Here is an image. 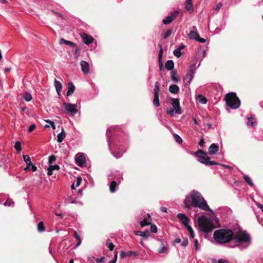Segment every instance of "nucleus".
<instances>
[{
  "mask_svg": "<svg viewBox=\"0 0 263 263\" xmlns=\"http://www.w3.org/2000/svg\"><path fill=\"white\" fill-rule=\"evenodd\" d=\"M81 66L82 71L85 74L89 72V64L84 61H82L80 63Z\"/></svg>",
  "mask_w": 263,
  "mask_h": 263,
  "instance_id": "14",
  "label": "nucleus"
},
{
  "mask_svg": "<svg viewBox=\"0 0 263 263\" xmlns=\"http://www.w3.org/2000/svg\"><path fill=\"white\" fill-rule=\"evenodd\" d=\"M198 102L202 104H205L207 102V99L202 95H199L197 97Z\"/></svg>",
  "mask_w": 263,
  "mask_h": 263,
  "instance_id": "32",
  "label": "nucleus"
},
{
  "mask_svg": "<svg viewBox=\"0 0 263 263\" xmlns=\"http://www.w3.org/2000/svg\"><path fill=\"white\" fill-rule=\"evenodd\" d=\"M177 217L184 225L187 224L190 222V219L184 214L178 213Z\"/></svg>",
  "mask_w": 263,
  "mask_h": 263,
  "instance_id": "13",
  "label": "nucleus"
},
{
  "mask_svg": "<svg viewBox=\"0 0 263 263\" xmlns=\"http://www.w3.org/2000/svg\"><path fill=\"white\" fill-rule=\"evenodd\" d=\"M54 86L55 88L57 93L60 95L61 94V91L62 88V85L61 83L57 80L55 79L54 81Z\"/></svg>",
  "mask_w": 263,
  "mask_h": 263,
  "instance_id": "17",
  "label": "nucleus"
},
{
  "mask_svg": "<svg viewBox=\"0 0 263 263\" xmlns=\"http://www.w3.org/2000/svg\"><path fill=\"white\" fill-rule=\"evenodd\" d=\"M195 65H192L183 79L184 83L189 85L192 82L195 71Z\"/></svg>",
  "mask_w": 263,
  "mask_h": 263,
  "instance_id": "8",
  "label": "nucleus"
},
{
  "mask_svg": "<svg viewBox=\"0 0 263 263\" xmlns=\"http://www.w3.org/2000/svg\"><path fill=\"white\" fill-rule=\"evenodd\" d=\"M148 233V231H135L134 233L135 235L137 236H142L145 239H147L148 238L147 233Z\"/></svg>",
  "mask_w": 263,
  "mask_h": 263,
  "instance_id": "28",
  "label": "nucleus"
},
{
  "mask_svg": "<svg viewBox=\"0 0 263 263\" xmlns=\"http://www.w3.org/2000/svg\"><path fill=\"white\" fill-rule=\"evenodd\" d=\"M75 161L76 163L80 167H83L86 164V159L84 155L78 153L76 155Z\"/></svg>",
  "mask_w": 263,
  "mask_h": 263,
  "instance_id": "10",
  "label": "nucleus"
},
{
  "mask_svg": "<svg viewBox=\"0 0 263 263\" xmlns=\"http://www.w3.org/2000/svg\"><path fill=\"white\" fill-rule=\"evenodd\" d=\"M172 33V29H169L167 30V31L165 32V34H164L163 38L164 39H167L168 37H169Z\"/></svg>",
  "mask_w": 263,
  "mask_h": 263,
  "instance_id": "44",
  "label": "nucleus"
},
{
  "mask_svg": "<svg viewBox=\"0 0 263 263\" xmlns=\"http://www.w3.org/2000/svg\"><path fill=\"white\" fill-rule=\"evenodd\" d=\"M159 47H160V50H159V54H158V59H161L162 57V52H163L162 48L161 45H159Z\"/></svg>",
  "mask_w": 263,
  "mask_h": 263,
  "instance_id": "55",
  "label": "nucleus"
},
{
  "mask_svg": "<svg viewBox=\"0 0 263 263\" xmlns=\"http://www.w3.org/2000/svg\"><path fill=\"white\" fill-rule=\"evenodd\" d=\"M62 110L66 113H69L72 115L76 114L78 111L77 104L65 102L62 104Z\"/></svg>",
  "mask_w": 263,
  "mask_h": 263,
  "instance_id": "7",
  "label": "nucleus"
},
{
  "mask_svg": "<svg viewBox=\"0 0 263 263\" xmlns=\"http://www.w3.org/2000/svg\"><path fill=\"white\" fill-rule=\"evenodd\" d=\"M151 231L154 233H156L157 232V228L156 225L152 224L151 226Z\"/></svg>",
  "mask_w": 263,
  "mask_h": 263,
  "instance_id": "49",
  "label": "nucleus"
},
{
  "mask_svg": "<svg viewBox=\"0 0 263 263\" xmlns=\"http://www.w3.org/2000/svg\"><path fill=\"white\" fill-rule=\"evenodd\" d=\"M255 124V119L253 118H248V121H247V125L249 126L252 127Z\"/></svg>",
  "mask_w": 263,
  "mask_h": 263,
  "instance_id": "39",
  "label": "nucleus"
},
{
  "mask_svg": "<svg viewBox=\"0 0 263 263\" xmlns=\"http://www.w3.org/2000/svg\"><path fill=\"white\" fill-rule=\"evenodd\" d=\"M149 222H147L146 219H144L143 220L140 222V226L142 227H144L145 226H148L149 224Z\"/></svg>",
  "mask_w": 263,
  "mask_h": 263,
  "instance_id": "47",
  "label": "nucleus"
},
{
  "mask_svg": "<svg viewBox=\"0 0 263 263\" xmlns=\"http://www.w3.org/2000/svg\"><path fill=\"white\" fill-rule=\"evenodd\" d=\"M174 110L175 109L174 108H167V113L172 117L174 115Z\"/></svg>",
  "mask_w": 263,
  "mask_h": 263,
  "instance_id": "50",
  "label": "nucleus"
},
{
  "mask_svg": "<svg viewBox=\"0 0 263 263\" xmlns=\"http://www.w3.org/2000/svg\"><path fill=\"white\" fill-rule=\"evenodd\" d=\"M197 41L202 43H204L205 42V40L203 38L200 37L199 36L198 37Z\"/></svg>",
  "mask_w": 263,
  "mask_h": 263,
  "instance_id": "60",
  "label": "nucleus"
},
{
  "mask_svg": "<svg viewBox=\"0 0 263 263\" xmlns=\"http://www.w3.org/2000/svg\"><path fill=\"white\" fill-rule=\"evenodd\" d=\"M68 89L67 91L66 95L67 96H69L71 95L74 91L75 86L71 82H69L68 83Z\"/></svg>",
  "mask_w": 263,
  "mask_h": 263,
  "instance_id": "19",
  "label": "nucleus"
},
{
  "mask_svg": "<svg viewBox=\"0 0 263 263\" xmlns=\"http://www.w3.org/2000/svg\"><path fill=\"white\" fill-rule=\"evenodd\" d=\"M168 90L172 93L177 94L179 92V87L176 85L172 84L170 86Z\"/></svg>",
  "mask_w": 263,
  "mask_h": 263,
  "instance_id": "21",
  "label": "nucleus"
},
{
  "mask_svg": "<svg viewBox=\"0 0 263 263\" xmlns=\"http://www.w3.org/2000/svg\"><path fill=\"white\" fill-rule=\"evenodd\" d=\"M204 143H205V142H204V138L203 137H202L201 138L200 141L199 142L198 144H199V146H200L201 147H203Z\"/></svg>",
  "mask_w": 263,
  "mask_h": 263,
  "instance_id": "57",
  "label": "nucleus"
},
{
  "mask_svg": "<svg viewBox=\"0 0 263 263\" xmlns=\"http://www.w3.org/2000/svg\"><path fill=\"white\" fill-rule=\"evenodd\" d=\"M174 139H175V141H176V142H177L179 144L182 143V140L178 135H177L176 134H174Z\"/></svg>",
  "mask_w": 263,
  "mask_h": 263,
  "instance_id": "43",
  "label": "nucleus"
},
{
  "mask_svg": "<svg viewBox=\"0 0 263 263\" xmlns=\"http://www.w3.org/2000/svg\"><path fill=\"white\" fill-rule=\"evenodd\" d=\"M30 166L32 172H35L37 170V167L34 165L32 164V163L31 164V165H30Z\"/></svg>",
  "mask_w": 263,
  "mask_h": 263,
  "instance_id": "63",
  "label": "nucleus"
},
{
  "mask_svg": "<svg viewBox=\"0 0 263 263\" xmlns=\"http://www.w3.org/2000/svg\"><path fill=\"white\" fill-rule=\"evenodd\" d=\"M226 104L232 109H237L240 105V101L235 93L231 92L225 97Z\"/></svg>",
  "mask_w": 263,
  "mask_h": 263,
  "instance_id": "6",
  "label": "nucleus"
},
{
  "mask_svg": "<svg viewBox=\"0 0 263 263\" xmlns=\"http://www.w3.org/2000/svg\"><path fill=\"white\" fill-rule=\"evenodd\" d=\"M154 95H159V84L158 82H156L155 84Z\"/></svg>",
  "mask_w": 263,
  "mask_h": 263,
  "instance_id": "38",
  "label": "nucleus"
},
{
  "mask_svg": "<svg viewBox=\"0 0 263 263\" xmlns=\"http://www.w3.org/2000/svg\"><path fill=\"white\" fill-rule=\"evenodd\" d=\"M74 237L77 239V240H78V243H76V245H75V246L74 247V248L76 249V248H78L81 245V243L82 242V240H81V239L80 236L79 235V234L77 233V232L76 231H75L74 233Z\"/></svg>",
  "mask_w": 263,
  "mask_h": 263,
  "instance_id": "30",
  "label": "nucleus"
},
{
  "mask_svg": "<svg viewBox=\"0 0 263 263\" xmlns=\"http://www.w3.org/2000/svg\"><path fill=\"white\" fill-rule=\"evenodd\" d=\"M153 104L155 106L159 107L160 106L159 95H154Z\"/></svg>",
  "mask_w": 263,
  "mask_h": 263,
  "instance_id": "35",
  "label": "nucleus"
},
{
  "mask_svg": "<svg viewBox=\"0 0 263 263\" xmlns=\"http://www.w3.org/2000/svg\"><path fill=\"white\" fill-rule=\"evenodd\" d=\"M69 203L73 204V203H76L77 201L75 200H71V198L70 197H68L65 199L64 203H65V205H66Z\"/></svg>",
  "mask_w": 263,
  "mask_h": 263,
  "instance_id": "40",
  "label": "nucleus"
},
{
  "mask_svg": "<svg viewBox=\"0 0 263 263\" xmlns=\"http://www.w3.org/2000/svg\"><path fill=\"white\" fill-rule=\"evenodd\" d=\"M194 155L198 157V161L199 162L206 165H213L218 164V163L210 161L211 158L208 156L206 152L201 149H198L197 152H194Z\"/></svg>",
  "mask_w": 263,
  "mask_h": 263,
  "instance_id": "5",
  "label": "nucleus"
},
{
  "mask_svg": "<svg viewBox=\"0 0 263 263\" xmlns=\"http://www.w3.org/2000/svg\"><path fill=\"white\" fill-rule=\"evenodd\" d=\"M105 257H102L101 258H97L96 259V261L97 263H103Z\"/></svg>",
  "mask_w": 263,
  "mask_h": 263,
  "instance_id": "53",
  "label": "nucleus"
},
{
  "mask_svg": "<svg viewBox=\"0 0 263 263\" xmlns=\"http://www.w3.org/2000/svg\"><path fill=\"white\" fill-rule=\"evenodd\" d=\"M45 121L46 122V123H50V126H51V127L53 129H55L56 128V126H55V125L54 124V123L53 122H52V121L48 119V120H45Z\"/></svg>",
  "mask_w": 263,
  "mask_h": 263,
  "instance_id": "48",
  "label": "nucleus"
},
{
  "mask_svg": "<svg viewBox=\"0 0 263 263\" xmlns=\"http://www.w3.org/2000/svg\"><path fill=\"white\" fill-rule=\"evenodd\" d=\"M138 255V253L135 251H130L126 252V255L128 256H132L133 255L134 256H137Z\"/></svg>",
  "mask_w": 263,
  "mask_h": 263,
  "instance_id": "45",
  "label": "nucleus"
},
{
  "mask_svg": "<svg viewBox=\"0 0 263 263\" xmlns=\"http://www.w3.org/2000/svg\"><path fill=\"white\" fill-rule=\"evenodd\" d=\"M159 61V69L160 70H162L163 68V64L161 62V59H158Z\"/></svg>",
  "mask_w": 263,
  "mask_h": 263,
  "instance_id": "61",
  "label": "nucleus"
},
{
  "mask_svg": "<svg viewBox=\"0 0 263 263\" xmlns=\"http://www.w3.org/2000/svg\"><path fill=\"white\" fill-rule=\"evenodd\" d=\"M218 260H219V263H229L228 261H227L226 260H225L223 258H220Z\"/></svg>",
  "mask_w": 263,
  "mask_h": 263,
  "instance_id": "64",
  "label": "nucleus"
},
{
  "mask_svg": "<svg viewBox=\"0 0 263 263\" xmlns=\"http://www.w3.org/2000/svg\"><path fill=\"white\" fill-rule=\"evenodd\" d=\"M159 240L161 242L162 247L158 250V252L160 254L165 253L167 251V248L164 244V242L162 240L159 239Z\"/></svg>",
  "mask_w": 263,
  "mask_h": 263,
  "instance_id": "27",
  "label": "nucleus"
},
{
  "mask_svg": "<svg viewBox=\"0 0 263 263\" xmlns=\"http://www.w3.org/2000/svg\"><path fill=\"white\" fill-rule=\"evenodd\" d=\"M232 239L235 245L232 247H238L240 250L247 249L251 241L250 235L246 231H239L234 235Z\"/></svg>",
  "mask_w": 263,
  "mask_h": 263,
  "instance_id": "2",
  "label": "nucleus"
},
{
  "mask_svg": "<svg viewBox=\"0 0 263 263\" xmlns=\"http://www.w3.org/2000/svg\"><path fill=\"white\" fill-rule=\"evenodd\" d=\"M181 242V239L180 238H176L173 241V244L175 245V244L179 243Z\"/></svg>",
  "mask_w": 263,
  "mask_h": 263,
  "instance_id": "58",
  "label": "nucleus"
},
{
  "mask_svg": "<svg viewBox=\"0 0 263 263\" xmlns=\"http://www.w3.org/2000/svg\"><path fill=\"white\" fill-rule=\"evenodd\" d=\"M184 226L185 227L189 232L193 230L192 228L189 224V223Z\"/></svg>",
  "mask_w": 263,
  "mask_h": 263,
  "instance_id": "62",
  "label": "nucleus"
},
{
  "mask_svg": "<svg viewBox=\"0 0 263 263\" xmlns=\"http://www.w3.org/2000/svg\"><path fill=\"white\" fill-rule=\"evenodd\" d=\"M233 232L230 229H220L216 230L213 234L215 240L221 244L229 242L233 238Z\"/></svg>",
  "mask_w": 263,
  "mask_h": 263,
  "instance_id": "3",
  "label": "nucleus"
},
{
  "mask_svg": "<svg viewBox=\"0 0 263 263\" xmlns=\"http://www.w3.org/2000/svg\"><path fill=\"white\" fill-rule=\"evenodd\" d=\"M81 36L86 45H89L93 41V38L86 33H83Z\"/></svg>",
  "mask_w": 263,
  "mask_h": 263,
  "instance_id": "15",
  "label": "nucleus"
},
{
  "mask_svg": "<svg viewBox=\"0 0 263 263\" xmlns=\"http://www.w3.org/2000/svg\"><path fill=\"white\" fill-rule=\"evenodd\" d=\"M189 243V241L187 238H184L183 240V241L181 242V246H186L187 244Z\"/></svg>",
  "mask_w": 263,
  "mask_h": 263,
  "instance_id": "52",
  "label": "nucleus"
},
{
  "mask_svg": "<svg viewBox=\"0 0 263 263\" xmlns=\"http://www.w3.org/2000/svg\"><path fill=\"white\" fill-rule=\"evenodd\" d=\"M184 207L190 208V205L195 208H198L201 210L210 211L213 213L202 195L198 191L193 190L187 196L184 201Z\"/></svg>",
  "mask_w": 263,
  "mask_h": 263,
  "instance_id": "1",
  "label": "nucleus"
},
{
  "mask_svg": "<svg viewBox=\"0 0 263 263\" xmlns=\"http://www.w3.org/2000/svg\"><path fill=\"white\" fill-rule=\"evenodd\" d=\"M198 223L200 230L204 233L210 232L214 228L212 220L205 216L198 217Z\"/></svg>",
  "mask_w": 263,
  "mask_h": 263,
  "instance_id": "4",
  "label": "nucleus"
},
{
  "mask_svg": "<svg viewBox=\"0 0 263 263\" xmlns=\"http://www.w3.org/2000/svg\"><path fill=\"white\" fill-rule=\"evenodd\" d=\"M178 14L179 11L178 10L174 11L170 15L167 16L163 20V23L164 25L170 24L178 16Z\"/></svg>",
  "mask_w": 263,
  "mask_h": 263,
  "instance_id": "11",
  "label": "nucleus"
},
{
  "mask_svg": "<svg viewBox=\"0 0 263 263\" xmlns=\"http://www.w3.org/2000/svg\"><path fill=\"white\" fill-rule=\"evenodd\" d=\"M36 128V125L34 124H31L28 128V132L29 133L32 132Z\"/></svg>",
  "mask_w": 263,
  "mask_h": 263,
  "instance_id": "54",
  "label": "nucleus"
},
{
  "mask_svg": "<svg viewBox=\"0 0 263 263\" xmlns=\"http://www.w3.org/2000/svg\"><path fill=\"white\" fill-rule=\"evenodd\" d=\"M174 67V62L171 60H168L166 61L165 63V68L168 70H173V69Z\"/></svg>",
  "mask_w": 263,
  "mask_h": 263,
  "instance_id": "24",
  "label": "nucleus"
},
{
  "mask_svg": "<svg viewBox=\"0 0 263 263\" xmlns=\"http://www.w3.org/2000/svg\"><path fill=\"white\" fill-rule=\"evenodd\" d=\"M192 1V0H186L185 8L187 10H190L193 9Z\"/></svg>",
  "mask_w": 263,
  "mask_h": 263,
  "instance_id": "34",
  "label": "nucleus"
},
{
  "mask_svg": "<svg viewBox=\"0 0 263 263\" xmlns=\"http://www.w3.org/2000/svg\"><path fill=\"white\" fill-rule=\"evenodd\" d=\"M49 167L47 169V174L49 176H50L51 175H52V172L54 170H59L60 169V166L57 165V164H55V165H49Z\"/></svg>",
  "mask_w": 263,
  "mask_h": 263,
  "instance_id": "18",
  "label": "nucleus"
},
{
  "mask_svg": "<svg viewBox=\"0 0 263 263\" xmlns=\"http://www.w3.org/2000/svg\"><path fill=\"white\" fill-rule=\"evenodd\" d=\"M14 147L18 153L21 152V151L22 150V146H21V143L20 141H16L15 143Z\"/></svg>",
  "mask_w": 263,
  "mask_h": 263,
  "instance_id": "36",
  "label": "nucleus"
},
{
  "mask_svg": "<svg viewBox=\"0 0 263 263\" xmlns=\"http://www.w3.org/2000/svg\"><path fill=\"white\" fill-rule=\"evenodd\" d=\"M117 187V182L115 181H112L109 185L110 192L112 193L115 192L116 191Z\"/></svg>",
  "mask_w": 263,
  "mask_h": 263,
  "instance_id": "29",
  "label": "nucleus"
},
{
  "mask_svg": "<svg viewBox=\"0 0 263 263\" xmlns=\"http://www.w3.org/2000/svg\"><path fill=\"white\" fill-rule=\"evenodd\" d=\"M244 180H245V181L246 182V183L247 184H248L249 185H250L251 186H254V183H253L251 178L247 175H245L243 177Z\"/></svg>",
  "mask_w": 263,
  "mask_h": 263,
  "instance_id": "31",
  "label": "nucleus"
},
{
  "mask_svg": "<svg viewBox=\"0 0 263 263\" xmlns=\"http://www.w3.org/2000/svg\"><path fill=\"white\" fill-rule=\"evenodd\" d=\"M3 204L5 206H13L14 205V203L12 200L8 199L6 202H5Z\"/></svg>",
  "mask_w": 263,
  "mask_h": 263,
  "instance_id": "41",
  "label": "nucleus"
},
{
  "mask_svg": "<svg viewBox=\"0 0 263 263\" xmlns=\"http://www.w3.org/2000/svg\"><path fill=\"white\" fill-rule=\"evenodd\" d=\"M82 182V177L80 176H79L77 178L76 180V186H79Z\"/></svg>",
  "mask_w": 263,
  "mask_h": 263,
  "instance_id": "51",
  "label": "nucleus"
},
{
  "mask_svg": "<svg viewBox=\"0 0 263 263\" xmlns=\"http://www.w3.org/2000/svg\"><path fill=\"white\" fill-rule=\"evenodd\" d=\"M23 157L24 161L25 162L27 165L30 166V165H31V164L32 163L31 161V159H30V158L29 157V156L28 155H23Z\"/></svg>",
  "mask_w": 263,
  "mask_h": 263,
  "instance_id": "33",
  "label": "nucleus"
},
{
  "mask_svg": "<svg viewBox=\"0 0 263 263\" xmlns=\"http://www.w3.org/2000/svg\"><path fill=\"white\" fill-rule=\"evenodd\" d=\"M37 231L39 232H43L45 231V227L43 221H40L38 223Z\"/></svg>",
  "mask_w": 263,
  "mask_h": 263,
  "instance_id": "37",
  "label": "nucleus"
},
{
  "mask_svg": "<svg viewBox=\"0 0 263 263\" xmlns=\"http://www.w3.org/2000/svg\"><path fill=\"white\" fill-rule=\"evenodd\" d=\"M188 36L191 40L197 41L199 37V34L197 31H191L188 34Z\"/></svg>",
  "mask_w": 263,
  "mask_h": 263,
  "instance_id": "23",
  "label": "nucleus"
},
{
  "mask_svg": "<svg viewBox=\"0 0 263 263\" xmlns=\"http://www.w3.org/2000/svg\"><path fill=\"white\" fill-rule=\"evenodd\" d=\"M23 97L24 99L27 102H29L32 100V97L31 94L29 92H25L23 94Z\"/></svg>",
  "mask_w": 263,
  "mask_h": 263,
  "instance_id": "26",
  "label": "nucleus"
},
{
  "mask_svg": "<svg viewBox=\"0 0 263 263\" xmlns=\"http://www.w3.org/2000/svg\"><path fill=\"white\" fill-rule=\"evenodd\" d=\"M219 147L217 144L215 143L212 144L208 149L209 154L213 155L216 154L218 151Z\"/></svg>",
  "mask_w": 263,
  "mask_h": 263,
  "instance_id": "16",
  "label": "nucleus"
},
{
  "mask_svg": "<svg viewBox=\"0 0 263 263\" xmlns=\"http://www.w3.org/2000/svg\"><path fill=\"white\" fill-rule=\"evenodd\" d=\"M59 43L60 44H65L69 46H73V47L76 46V44L74 43H73L72 42H71L70 41L65 40L63 38L60 39Z\"/></svg>",
  "mask_w": 263,
  "mask_h": 263,
  "instance_id": "25",
  "label": "nucleus"
},
{
  "mask_svg": "<svg viewBox=\"0 0 263 263\" xmlns=\"http://www.w3.org/2000/svg\"><path fill=\"white\" fill-rule=\"evenodd\" d=\"M56 160V157L54 155H51L48 158V164L51 165Z\"/></svg>",
  "mask_w": 263,
  "mask_h": 263,
  "instance_id": "42",
  "label": "nucleus"
},
{
  "mask_svg": "<svg viewBox=\"0 0 263 263\" xmlns=\"http://www.w3.org/2000/svg\"><path fill=\"white\" fill-rule=\"evenodd\" d=\"M111 129L108 128L106 130V135L107 137V142H108V145L110 149V151L111 152V154L117 158H119L122 157V153L119 152L118 153H115L112 152V149L111 148V142H110V139L109 138L110 136L111 135Z\"/></svg>",
  "mask_w": 263,
  "mask_h": 263,
  "instance_id": "9",
  "label": "nucleus"
},
{
  "mask_svg": "<svg viewBox=\"0 0 263 263\" xmlns=\"http://www.w3.org/2000/svg\"><path fill=\"white\" fill-rule=\"evenodd\" d=\"M173 53L177 58L180 57L182 54L181 51L178 49L177 48L174 50Z\"/></svg>",
  "mask_w": 263,
  "mask_h": 263,
  "instance_id": "46",
  "label": "nucleus"
},
{
  "mask_svg": "<svg viewBox=\"0 0 263 263\" xmlns=\"http://www.w3.org/2000/svg\"><path fill=\"white\" fill-rule=\"evenodd\" d=\"M114 247H115V245H114V243L112 242H110L108 244V248L110 251H112L114 249Z\"/></svg>",
  "mask_w": 263,
  "mask_h": 263,
  "instance_id": "59",
  "label": "nucleus"
},
{
  "mask_svg": "<svg viewBox=\"0 0 263 263\" xmlns=\"http://www.w3.org/2000/svg\"><path fill=\"white\" fill-rule=\"evenodd\" d=\"M66 137V133L64 131V129L63 128H62L61 132L57 136V141L58 143H61L63 141L64 139Z\"/></svg>",
  "mask_w": 263,
  "mask_h": 263,
  "instance_id": "20",
  "label": "nucleus"
},
{
  "mask_svg": "<svg viewBox=\"0 0 263 263\" xmlns=\"http://www.w3.org/2000/svg\"><path fill=\"white\" fill-rule=\"evenodd\" d=\"M171 77L172 81L175 83L178 82L180 80L178 76L177 71L175 70H172L171 71Z\"/></svg>",
  "mask_w": 263,
  "mask_h": 263,
  "instance_id": "22",
  "label": "nucleus"
},
{
  "mask_svg": "<svg viewBox=\"0 0 263 263\" xmlns=\"http://www.w3.org/2000/svg\"><path fill=\"white\" fill-rule=\"evenodd\" d=\"M194 246L195 247L196 251H198L199 250V248L198 246V241L197 239H195L194 241Z\"/></svg>",
  "mask_w": 263,
  "mask_h": 263,
  "instance_id": "56",
  "label": "nucleus"
},
{
  "mask_svg": "<svg viewBox=\"0 0 263 263\" xmlns=\"http://www.w3.org/2000/svg\"><path fill=\"white\" fill-rule=\"evenodd\" d=\"M172 105L173 108L175 110V112L177 114H181V110L180 106V103L178 100L173 99L172 100Z\"/></svg>",
  "mask_w": 263,
  "mask_h": 263,
  "instance_id": "12",
  "label": "nucleus"
}]
</instances>
